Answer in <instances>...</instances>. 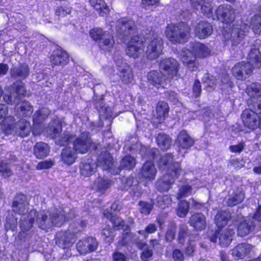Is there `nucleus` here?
Returning <instances> with one entry per match:
<instances>
[{
  "mask_svg": "<svg viewBox=\"0 0 261 261\" xmlns=\"http://www.w3.org/2000/svg\"><path fill=\"white\" fill-rule=\"evenodd\" d=\"M10 76L16 81L9 88V94L3 96L4 101L9 104L17 105L20 97L26 94L24 84L21 81L27 79L30 74V68L25 64H19L10 69Z\"/></svg>",
  "mask_w": 261,
  "mask_h": 261,
  "instance_id": "obj_1",
  "label": "nucleus"
},
{
  "mask_svg": "<svg viewBox=\"0 0 261 261\" xmlns=\"http://www.w3.org/2000/svg\"><path fill=\"white\" fill-rule=\"evenodd\" d=\"M65 210H56L49 214L48 217L47 214L44 211H40L36 213V223L39 227L45 230L50 228L53 226H61L65 221H68L74 217V210H71L68 216L65 215Z\"/></svg>",
  "mask_w": 261,
  "mask_h": 261,
  "instance_id": "obj_2",
  "label": "nucleus"
},
{
  "mask_svg": "<svg viewBox=\"0 0 261 261\" xmlns=\"http://www.w3.org/2000/svg\"><path fill=\"white\" fill-rule=\"evenodd\" d=\"M98 164L96 165L91 159L82 162L80 166L81 174L85 176H89L95 172L98 166H101L103 170H109L113 166V158L107 151L101 153L97 159Z\"/></svg>",
  "mask_w": 261,
  "mask_h": 261,
  "instance_id": "obj_3",
  "label": "nucleus"
},
{
  "mask_svg": "<svg viewBox=\"0 0 261 261\" xmlns=\"http://www.w3.org/2000/svg\"><path fill=\"white\" fill-rule=\"evenodd\" d=\"M190 28L186 23L180 22L176 24H170L166 29L165 34L167 38L172 43H180L184 42L190 33Z\"/></svg>",
  "mask_w": 261,
  "mask_h": 261,
  "instance_id": "obj_4",
  "label": "nucleus"
},
{
  "mask_svg": "<svg viewBox=\"0 0 261 261\" xmlns=\"http://www.w3.org/2000/svg\"><path fill=\"white\" fill-rule=\"evenodd\" d=\"M90 34L93 40L98 41V45L101 49L110 51L113 48L114 40L112 35L109 32L96 28L93 29Z\"/></svg>",
  "mask_w": 261,
  "mask_h": 261,
  "instance_id": "obj_5",
  "label": "nucleus"
},
{
  "mask_svg": "<svg viewBox=\"0 0 261 261\" xmlns=\"http://www.w3.org/2000/svg\"><path fill=\"white\" fill-rule=\"evenodd\" d=\"M174 168H175V170H173L174 174L167 173L158 180L156 184L158 190L160 192H164L171 188V185L174 183L175 179L178 177L181 172L180 164L178 163H175Z\"/></svg>",
  "mask_w": 261,
  "mask_h": 261,
  "instance_id": "obj_6",
  "label": "nucleus"
},
{
  "mask_svg": "<svg viewBox=\"0 0 261 261\" xmlns=\"http://www.w3.org/2000/svg\"><path fill=\"white\" fill-rule=\"evenodd\" d=\"M215 19L225 23L232 22L236 16V9L232 6L223 4L219 6L215 11Z\"/></svg>",
  "mask_w": 261,
  "mask_h": 261,
  "instance_id": "obj_7",
  "label": "nucleus"
},
{
  "mask_svg": "<svg viewBox=\"0 0 261 261\" xmlns=\"http://www.w3.org/2000/svg\"><path fill=\"white\" fill-rule=\"evenodd\" d=\"M55 125L53 129L52 136L56 144L60 146L67 145L72 142L74 135L68 132L62 133V124L59 121L55 122Z\"/></svg>",
  "mask_w": 261,
  "mask_h": 261,
  "instance_id": "obj_8",
  "label": "nucleus"
},
{
  "mask_svg": "<svg viewBox=\"0 0 261 261\" xmlns=\"http://www.w3.org/2000/svg\"><path fill=\"white\" fill-rule=\"evenodd\" d=\"M73 142V149L76 153L85 154L86 153L92 145V140L89 133L84 132L75 138H74Z\"/></svg>",
  "mask_w": 261,
  "mask_h": 261,
  "instance_id": "obj_9",
  "label": "nucleus"
},
{
  "mask_svg": "<svg viewBox=\"0 0 261 261\" xmlns=\"http://www.w3.org/2000/svg\"><path fill=\"white\" fill-rule=\"evenodd\" d=\"M163 42L162 38L154 37L150 38L148 42L146 48V56L150 60L156 59L162 53Z\"/></svg>",
  "mask_w": 261,
  "mask_h": 261,
  "instance_id": "obj_10",
  "label": "nucleus"
},
{
  "mask_svg": "<svg viewBox=\"0 0 261 261\" xmlns=\"http://www.w3.org/2000/svg\"><path fill=\"white\" fill-rule=\"evenodd\" d=\"M144 38L141 35L132 37L126 49V54L133 58L138 57L143 51Z\"/></svg>",
  "mask_w": 261,
  "mask_h": 261,
  "instance_id": "obj_11",
  "label": "nucleus"
},
{
  "mask_svg": "<svg viewBox=\"0 0 261 261\" xmlns=\"http://www.w3.org/2000/svg\"><path fill=\"white\" fill-rule=\"evenodd\" d=\"M12 208L14 213L21 216L28 215L29 205L27 196L22 194H17L14 198Z\"/></svg>",
  "mask_w": 261,
  "mask_h": 261,
  "instance_id": "obj_12",
  "label": "nucleus"
},
{
  "mask_svg": "<svg viewBox=\"0 0 261 261\" xmlns=\"http://www.w3.org/2000/svg\"><path fill=\"white\" fill-rule=\"evenodd\" d=\"M234 233L233 226L230 225L228 228L218 232L216 231L214 235L210 238L212 242H217L219 236V244L221 246L227 247L232 240V236Z\"/></svg>",
  "mask_w": 261,
  "mask_h": 261,
  "instance_id": "obj_13",
  "label": "nucleus"
},
{
  "mask_svg": "<svg viewBox=\"0 0 261 261\" xmlns=\"http://www.w3.org/2000/svg\"><path fill=\"white\" fill-rule=\"evenodd\" d=\"M135 22L130 19H123L118 22L117 31L119 36L124 40L125 38L134 34L135 31Z\"/></svg>",
  "mask_w": 261,
  "mask_h": 261,
  "instance_id": "obj_14",
  "label": "nucleus"
},
{
  "mask_svg": "<svg viewBox=\"0 0 261 261\" xmlns=\"http://www.w3.org/2000/svg\"><path fill=\"white\" fill-rule=\"evenodd\" d=\"M178 63L173 58H168L162 60L160 64L161 70H163L164 74L166 77H173L178 71Z\"/></svg>",
  "mask_w": 261,
  "mask_h": 261,
  "instance_id": "obj_15",
  "label": "nucleus"
},
{
  "mask_svg": "<svg viewBox=\"0 0 261 261\" xmlns=\"http://www.w3.org/2000/svg\"><path fill=\"white\" fill-rule=\"evenodd\" d=\"M242 120L244 125L251 129L257 128L259 124L258 115L249 109L243 111Z\"/></svg>",
  "mask_w": 261,
  "mask_h": 261,
  "instance_id": "obj_16",
  "label": "nucleus"
},
{
  "mask_svg": "<svg viewBox=\"0 0 261 261\" xmlns=\"http://www.w3.org/2000/svg\"><path fill=\"white\" fill-rule=\"evenodd\" d=\"M98 242L95 238L89 237L85 240H80L76 244V249L81 254H86L96 250Z\"/></svg>",
  "mask_w": 261,
  "mask_h": 261,
  "instance_id": "obj_17",
  "label": "nucleus"
},
{
  "mask_svg": "<svg viewBox=\"0 0 261 261\" xmlns=\"http://www.w3.org/2000/svg\"><path fill=\"white\" fill-rule=\"evenodd\" d=\"M181 60L184 64L192 71L198 69V62L196 60L194 54L192 51L186 49L183 50L181 53Z\"/></svg>",
  "mask_w": 261,
  "mask_h": 261,
  "instance_id": "obj_18",
  "label": "nucleus"
},
{
  "mask_svg": "<svg viewBox=\"0 0 261 261\" xmlns=\"http://www.w3.org/2000/svg\"><path fill=\"white\" fill-rule=\"evenodd\" d=\"M156 173V170L153 163L151 161H147L145 163L140 172L138 173V177L141 180L151 181L154 179Z\"/></svg>",
  "mask_w": 261,
  "mask_h": 261,
  "instance_id": "obj_19",
  "label": "nucleus"
},
{
  "mask_svg": "<svg viewBox=\"0 0 261 261\" xmlns=\"http://www.w3.org/2000/svg\"><path fill=\"white\" fill-rule=\"evenodd\" d=\"M256 224L253 218H243L240 221L237 229V233L239 236L245 237L253 231Z\"/></svg>",
  "mask_w": 261,
  "mask_h": 261,
  "instance_id": "obj_20",
  "label": "nucleus"
},
{
  "mask_svg": "<svg viewBox=\"0 0 261 261\" xmlns=\"http://www.w3.org/2000/svg\"><path fill=\"white\" fill-rule=\"evenodd\" d=\"M51 65L64 66L69 62V56L67 52L61 48L54 50L50 57Z\"/></svg>",
  "mask_w": 261,
  "mask_h": 261,
  "instance_id": "obj_21",
  "label": "nucleus"
},
{
  "mask_svg": "<svg viewBox=\"0 0 261 261\" xmlns=\"http://www.w3.org/2000/svg\"><path fill=\"white\" fill-rule=\"evenodd\" d=\"M252 249L253 246L251 244L241 243L231 250V254L235 259H242L248 255Z\"/></svg>",
  "mask_w": 261,
  "mask_h": 261,
  "instance_id": "obj_22",
  "label": "nucleus"
},
{
  "mask_svg": "<svg viewBox=\"0 0 261 261\" xmlns=\"http://www.w3.org/2000/svg\"><path fill=\"white\" fill-rule=\"evenodd\" d=\"M36 211L31 210L28 215L21 216L20 219V228L22 233L29 231L32 228L34 222V218L36 217Z\"/></svg>",
  "mask_w": 261,
  "mask_h": 261,
  "instance_id": "obj_23",
  "label": "nucleus"
},
{
  "mask_svg": "<svg viewBox=\"0 0 261 261\" xmlns=\"http://www.w3.org/2000/svg\"><path fill=\"white\" fill-rule=\"evenodd\" d=\"M74 236L73 233L69 231L59 232L56 234V243L61 248H66L71 244Z\"/></svg>",
  "mask_w": 261,
  "mask_h": 261,
  "instance_id": "obj_24",
  "label": "nucleus"
},
{
  "mask_svg": "<svg viewBox=\"0 0 261 261\" xmlns=\"http://www.w3.org/2000/svg\"><path fill=\"white\" fill-rule=\"evenodd\" d=\"M213 31V27L210 23L206 21H201L196 25L195 32L199 38L204 39L211 35Z\"/></svg>",
  "mask_w": 261,
  "mask_h": 261,
  "instance_id": "obj_25",
  "label": "nucleus"
},
{
  "mask_svg": "<svg viewBox=\"0 0 261 261\" xmlns=\"http://www.w3.org/2000/svg\"><path fill=\"white\" fill-rule=\"evenodd\" d=\"M173 156L171 153H166L161 157L159 162V166L163 170H167V173L174 174L173 170H175L174 165L178 162H173ZM179 164V163H178Z\"/></svg>",
  "mask_w": 261,
  "mask_h": 261,
  "instance_id": "obj_26",
  "label": "nucleus"
},
{
  "mask_svg": "<svg viewBox=\"0 0 261 261\" xmlns=\"http://www.w3.org/2000/svg\"><path fill=\"white\" fill-rule=\"evenodd\" d=\"M191 48L196 58L206 57L211 53L210 49L207 46L198 42H192Z\"/></svg>",
  "mask_w": 261,
  "mask_h": 261,
  "instance_id": "obj_27",
  "label": "nucleus"
},
{
  "mask_svg": "<svg viewBox=\"0 0 261 261\" xmlns=\"http://www.w3.org/2000/svg\"><path fill=\"white\" fill-rule=\"evenodd\" d=\"M176 143L179 147L182 149H188L193 145L194 140L185 130H183L179 133Z\"/></svg>",
  "mask_w": 261,
  "mask_h": 261,
  "instance_id": "obj_28",
  "label": "nucleus"
},
{
  "mask_svg": "<svg viewBox=\"0 0 261 261\" xmlns=\"http://www.w3.org/2000/svg\"><path fill=\"white\" fill-rule=\"evenodd\" d=\"M61 161L67 165L73 164L77 158L76 152L71 147L64 148L61 153Z\"/></svg>",
  "mask_w": 261,
  "mask_h": 261,
  "instance_id": "obj_29",
  "label": "nucleus"
},
{
  "mask_svg": "<svg viewBox=\"0 0 261 261\" xmlns=\"http://www.w3.org/2000/svg\"><path fill=\"white\" fill-rule=\"evenodd\" d=\"M189 222L190 225L196 230H202L206 227L205 217L201 213L193 215L190 217Z\"/></svg>",
  "mask_w": 261,
  "mask_h": 261,
  "instance_id": "obj_30",
  "label": "nucleus"
},
{
  "mask_svg": "<svg viewBox=\"0 0 261 261\" xmlns=\"http://www.w3.org/2000/svg\"><path fill=\"white\" fill-rule=\"evenodd\" d=\"M110 180L105 177L98 176L93 182L92 188L97 191L103 193L111 186Z\"/></svg>",
  "mask_w": 261,
  "mask_h": 261,
  "instance_id": "obj_31",
  "label": "nucleus"
},
{
  "mask_svg": "<svg viewBox=\"0 0 261 261\" xmlns=\"http://www.w3.org/2000/svg\"><path fill=\"white\" fill-rule=\"evenodd\" d=\"M15 133L23 138L29 135L31 127L30 122L24 120H20L15 124Z\"/></svg>",
  "mask_w": 261,
  "mask_h": 261,
  "instance_id": "obj_32",
  "label": "nucleus"
},
{
  "mask_svg": "<svg viewBox=\"0 0 261 261\" xmlns=\"http://www.w3.org/2000/svg\"><path fill=\"white\" fill-rule=\"evenodd\" d=\"M50 149L47 144L40 142L37 143L34 146L33 153L37 159L46 157L49 153Z\"/></svg>",
  "mask_w": 261,
  "mask_h": 261,
  "instance_id": "obj_33",
  "label": "nucleus"
},
{
  "mask_svg": "<svg viewBox=\"0 0 261 261\" xmlns=\"http://www.w3.org/2000/svg\"><path fill=\"white\" fill-rule=\"evenodd\" d=\"M245 25L241 26L240 28L233 27L231 33V40L232 45L236 46L239 44L243 39L246 32L243 28H246Z\"/></svg>",
  "mask_w": 261,
  "mask_h": 261,
  "instance_id": "obj_34",
  "label": "nucleus"
},
{
  "mask_svg": "<svg viewBox=\"0 0 261 261\" xmlns=\"http://www.w3.org/2000/svg\"><path fill=\"white\" fill-rule=\"evenodd\" d=\"M248 63H250L252 67L259 68L261 65V55L260 51L257 48H252L250 51L248 56Z\"/></svg>",
  "mask_w": 261,
  "mask_h": 261,
  "instance_id": "obj_35",
  "label": "nucleus"
},
{
  "mask_svg": "<svg viewBox=\"0 0 261 261\" xmlns=\"http://www.w3.org/2000/svg\"><path fill=\"white\" fill-rule=\"evenodd\" d=\"M166 76L161 71H151L147 74L148 81L154 85H162L165 81Z\"/></svg>",
  "mask_w": 261,
  "mask_h": 261,
  "instance_id": "obj_36",
  "label": "nucleus"
},
{
  "mask_svg": "<svg viewBox=\"0 0 261 261\" xmlns=\"http://www.w3.org/2000/svg\"><path fill=\"white\" fill-rule=\"evenodd\" d=\"M245 198V195L242 189L237 188L234 189L232 195L227 200V204L229 206L237 205L241 202Z\"/></svg>",
  "mask_w": 261,
  "mask_h": 261,
  "instance_id": "obj_37",
  "label": "nucleus"
},
{
  "mask_svg": "<svg viewBox=\"0 0 261 261\" xmlns=\"http://www.w3.org/2000/svg\"><path fill=\"white\" fill-rule=\"evenodd\" d=\"M89 2L99 15L103 16L109 13V8L103 0H89Z\"/></svg>",
  "mask_w": 261,
  "mask_h": 261,
  "instance_id": "obj_38",
  "label": "nucleus"
},
{
  "mask_svg": "<svg viewBox=\"0 0 261 261\" xmlns=\"http://www.w3.org/2000/svg\"><path fill=\"white\" fill-rule=\"evenodd\" d=\"M168 113V104L164 101L158 103L156 108L157 122L161 123L167 116Z\"/></svg>",
  "mask_w": 261,
  "mask_h": 261,
  "instance_id": "obj_39",
  "label": "nucleus"
},
{
  "mask_svg": "<svg viewBox=\"0 0 261 261\" xmlns=\"http://www.w3.org/2000/svg\"><path fill=\"white\" fill-rule=\"evenodd\" d=\"M230 218V213L226 211H220L215 217V223L219 228H223L227 224L228 221Z\"/></svg>",
  "mask_w": 261,
  "mask_h": 261,
  "instance_id": "obj_40",
  "label": "nucleus"
},
{
  "mask_svg": "<svg viewBox=\"0 0 261 261\" xmlns=\"http://www.w3.org/2000/svg\"><path fill=\"white\" fill-rule=\"evenodd\" d=\"M120 70L118 74L122 81L125 84L130 83L133 79V73L130 66L125 65L123 69L120 68Z\"/></svg>",
  "mask_w": 261,
  "mask_h": 261,
  "instance_id": "obj_41",
  "label": "nucleus"
},
{
  "mask_svg": "<svg viewBox=\"0 0 261 261\" xmlns=\"http://www.w3.org/2000/svg\"><path fill=\"white\" fill-rule=\"evenodd\" d=\"M156 140L158 145L162 149H167L171 145V139L170 137L164 133H159Z\"/></svg>",
  "mask_w": 261,
  "mask_h": 261,
  "instance_id": "obj_42",
  "label": "nucleus"
},
{
  "mask_svg": "<svg viewBox=\"0 0 261 261\" xmlns=\"http://www.w3.org/2000/svg\"><path fill=\"white\" fill-rule=\"evenodd\" d=\"M136 165L135 158L130 155H127L122 159L120 167L123 169L131 170L135 167Z\"/></svg>",
  "mask_w": 261,
  "mask_h": 261,
  "instance_id": "obj_43",
  "label": "nucleus"
},
{
  "mask_svg": "<svg viewBox=\"0 0 261 261\" xmlns=\"http://www.w3.org/2000/svg\"><path fill=\"white\" fill-rule=\"evenodd\" d=\"M50 114V111L48 108H41L34 115L33 121L36 123H40L46 118Z\"/></svg>",
  "mask_w": 261,
  "mask_h": 261,
  "instance_id": "obj_44",
  "label": "nucleus"
},
{
  "mask_svg": "<svg viewBox=\"0 0 261 261\" xmlns=\"http://www.w3.org/2000/svg\"><path fill=\"white\" fill-rule=\"evenodd\" d=\"M203 81L204 88L208 91H211L215 89L218 83L217 80L214 76H210L208 74L203 77Z\"/></svg>",
  "mask_w": 261,
  "mask_h": 261,
  "instance_id": "obj_45",
  "label": "nucleus"
},
{
  "mask_svg": "<svg viewBox=\"0 0 261 261\" xmlns=\"http://www.w3.org/2000/svg\"><path fill=\"white\" fill-rule=\"evenodd\" d=\"M246 92L250 97L260 96L261 95V84L259 83H252L248 86Z\"/></svg>",
  "mask_w": 261,
  "mask_h": 261,
  "instance_id": "obj_46",
  "label": "nucleus"
},
{
  "mask_svg": "<svg viewBox=\"0 0 261 261\" xmlns=\"http://www.w3.org/2000/svg\"><path fill=\"white\" fill-rule=\"evenodd\" d=\"M250 24L254 33L260 34L261 33V14L255 15L251 18Z\"/></svg>",
  "mask_w": 261,
  "mask_h": 261,
  "instance_id": "obj_47",
  "label": "nucleus"
},
{
  "mask_svg": "<svg viewBox=\"0 0 261 261\" xmlns=\"http://www.w3.org/2000/svg\"><path fill=\"white\" fill-rule=\"evenodd\" d=\"M140 206V212L145 215H149L153 209L154 203L153 202H148L144 201H140L138 203Z\"/></svg>",
  "mask_w": 261,
  "mask_h": 261,
  "instance_id": "obj_48",
  "label": "nucleus"
},
{
  "mask_svg": "<svg viewBox=\"0 0 261 261\" xmlns=\"http://www.w3.org/2000/svg\"><path fill=\"white\" fill-rule=\"evenodd\" d=\"M172 200L168 195H160L156 199V204L158 207L164 209L171 203Z\"/></svg>",
  "mask_w": 261,
  "mask_h": 261,
  "instance_id": "obj_49",
  "label": "nucleus"
},
{
  "mask_svg": "<svg viewBox=\"0 0 261 261\" xmlns=\"http://www.w3.org/2000/svg\"><path fill=\"white\" fill-rule=\"evenodd\" d=\"M189 209V203L185 200L181 201L178 203V208L177 210V214L179 217L181 218L185 217L188 214Z\"/></svg>",
  "mask_w": 261,
  "mask_h": 261,
  "instance_id": "obj_50",
  "label": "nucleus"
},
{
  "mask_svg": "<svg viewBox=\"0 0 261 261\" xmlns=\"http://www.w3.org/2000/svg\"><path fill=\"white\" fill-rule=\"evenodd\" d=\"M248 106L249 109L254 111L257 114H261V97L257 98L255 101L250 99Z\"/></svg>",
  "mask_w": 261,
  "mask_h": 261,
  "instance_id": "obj_51",
  "label": "nucleus"
},
{
  "mask_svg": "<svg viewBox=\"0 0 261 261\" xmlns=\"http://www.w3.org/2000/svg\"><path fill=\"white\" fill-rule=\"evenodd\" d=\"M17 109H20L22 116H29L32 114L33 112L32 106L27 101L21 102L20 106L17 108Z\"/></svg>",
  "mask_w": 261,
  "mask_h": 261,
  "instance_id": "obj_52",
  "label": "nucleus"
},
{
  "mask_svg": "<svg viewBox=\"0 0 261 261\" xmlns=\"http://www.w3.org/2000/svg\"><path fill=\"white\" fill-rule=\"evenodd\" d=\"M243 67V66H241V63H238L232 69L233 75L238 80H243L246 78V76L244 75L243 71L241 70V68Z\"/></svg>",
  "mask_w": 261,
  "mask_h": 261,
  "instance_id": "obj_53",
  "label": "nucleus"
},
{
  "mask_svg": "<svg viewBox=\"0 0 261 261\" xmlns=\"http://www.w3.org/2000/svg\"><path fill=\"white\" fill-rule=\"evenodd\" d=\"M17 221L13 215L7 217L5 228L7 230H12L14 231L17 227Z\"/></svg>",
  "mask_w": 261,
  "mask_h": 261,
  "instance_id": "obj_54",
  "label": "nucleus"
},
{
  "mask_svg": "<svg viewBox=\"0 0 261 261\" xmlns=\"http://www.w3.org/2000/svg\"><path fill=\"white\" fill-rule=\"evenodd\" d=\"M189 235L188 226L185 224H182L180 226L178 234V241L179 243L182 244L185 241V238Z\"/></svg>",
  "mask_w": 261,
  "mask_h": 261,
  "instance_id": "obj_55",
  "label": "nucleus"
},
{
  "mask_svg": "<svg viewBox=\"0 0 261 261\" xmlns=\"http://www.w3.org/2000/svg\"><path fill=\"white\" fill-rule=\"evenodd\" d=\"M176 231V226L174 224L170 225L165 234L166 242H171L175 239Z\"/></svg>",
  "mask_w": 261,
  "mask_h": 261,
  "instance_id": "obj_56",
  "label": "nucleus"
},
{
  "mask_svg": "<svg viewBox=\"0 0 261 261\" xmlns=\"http://www.w3.org/2000/svg\"><path fill=\"white\" fill-rule=\"evenodd\" d=\"M192 193V187L189 185H185L179 189L177 198L180 199L190 195Z\"/></svg>",
  "mask_w": 261,
  "mask_h": 261,
  "instance_id": "obj_57",
  "label": "nucleus"
},
{
  "mask_svg": "<svg viewBox=\"0 0 261 261\" xmlns=\"http://www.w3.org/2000/svg\"><path fill=\"white\" fill-rule=\"evenodd\" d=\"M201 10L202 13L208 18L212 17L213 19H215V14L212 13V7L211 4L207 3L206 5L203 4L201 6Z\"/></svg>",
  "mask_w": 261,
  "mask_h": 261,
  "instance_id": "obj_58",
  "label": "nucleus"
},
{
  "mask_svg": "<svg viewBox=\"0 0 261 261\" xmlns=\"http://www.w3.org/2000/svg\"><path fill=\"white\" fill-rule=\"evenodd\" d=\"M0 174L4 177H7L12 174L8 165L0 160Z\"/></svg>",
  "mask_w": 261,
  "mask_h": 261,
  "instance_id": "obj_59",
  "label": "nucleus"
},
{
  "mask_svg": "<svg viewBox=\"0 0 261 261\" xmlns=\"http://www.w3.org/2000/svg\"><path fill=\"white\" fill-rule=\"evenodd\" d=\"M157 230V226L155 224L150 223L148 224L144 230H139L138 233L144 236L146 238L148 233H152Z\"/></svg>",
  "mask_w": 261,
  "mask_h": 261,
  "instance_id": "obj_60",
  "label": "nucleus"
},
{
  "mask_svg": "<svg viewBox=\"0 0 261 261\" xmlns=\"http://www.w3.org/2000/svg\"><path fill=\"white\" fill-rule=\"evenodd\" d=\"M71 9L70 7L65 6H60L57 7L55 11L56 15L60 17H64L67 14H70L71 12Z\"/></svg>",
  "mask_w": 261,
  "mask_h": 261,
  "instance_id": "obj_61",
  "label": "nucleus"
},
{
  "mask_svg": "<svg viewBox=\"0 0 261 261\" xmlns=\"http://www.w3.org/2000/svg\"><path fill=\"white\" fill-rule=\"evenodd\" d=\"M102 234L105 236V241L107 243H111L114 240L113 232L109 226H106L102 230Z\"/></svg>",
  "mask_w": 261,
  "mask_h": 261,
  "instance_id": "obj_62",
  "label": "nucleus"
},
{
  "mask_svg": "<svg viewBox=\"0 0 261 261\" xmlns=\"http://www.w3.org/2000/svg\"><path fill=\"white\" fill-rule=\"evenodd\" d=\"M54 165V162L51 160H45L39 162L36 167L38 170H43L51 168Z\"/></svg>",
  "mask_w": 261,
  "mask_h": 261,
  "instance_id": "obj_63",
  "label": "nucleus"
},
{
  "mask_svg": "<svg viewBox=\"0 0 261 261\" xmlns=\"http://www.w3.org/2000/svg\"><path fill=\"white\" fill-rule=\"evenodd\" d=\"M113 224L114 227L119 229L124 227V221L120 218L115 216L111 220Z\"/></svg>",
  "mask_w": 261,
  "mask_h": 261,
  "instance_id": "obj_64",
  "label": "nucleus"
}]
</instances>
